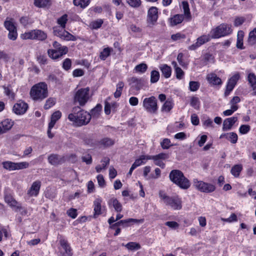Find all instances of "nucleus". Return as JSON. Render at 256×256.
Instances as JSON below:
<instances>
[{
    "label": "nucleus",
    "mask_w": 256,
    "mask_h": 256,
    "mask_svg": "<svg viewBox=\"0 0 256 256\" xmlns=\"http://www.w3.org/2000/svg\"><path fill=\"white\" fill-rule=\"evenodd\" d=\"M68 118L74 122L75 126H81L90 122L91 115L90 113L81 109L80 106H75L72 108V113L68 114Z\"/></svg>",
    "instance_id": "nucleus-1"
},
{
    "label": "nucleus",
    "mask_w": 256,
    "mask_h": 256,
    "mask_svg": "<svg viewBox=\"0 0 256 256\" xmlns=\"http://www.w3.org/2000/svg\"><path fill=\"white\" fill-rule=\"evenodd\" d=\"M169 178L172 182L182 189L187 190L190 186V180L184 176V174L180 170H172L170 173Z\"/></svg>",
    "instance_id": "nucleus-2"
},
{
    "label": "nucleus",
    "mask_w": 256,
    "mask_h": 256,
    "mask_svg": "<svg viewBox=\"0 0 256 256\" xmlns=\"http://www.w3.org/2000/svg\"><path fill=\"white\" fill-rule=\"evenodd\" d=\"M30 94L34 100H42L48 96V86L44 82H40L31 88Z\"/></svg>",
    "instance_id": "nucleus-3"
},
{
    "label": "nucleus",
    "mask_w": 256,
    "mask_h": 256,
    "mask_svg": "<svg viewBox=\"0 0 256 256\" xmlns=\"http://www.w3.org/2000/svg\"><path fill=\"white\" fill-rule=\"evenodd\" d=\"M158 196L166 206H170L174 210H180L182 208V200L178 196H168L162 190L159 192Z\"/></svg>",
    "instance_id": "nucleus-4"
},
{
    "label": "nucleus",
    "mask_w": 256,
    "mask_h": 256,
    "mask_svg": "<svg viewBox=\"0 0 256 256\" xmlns=\"http://www.w3.org/2000/svg\"><path fill=\"white\" fill-rule=\"evenodd\" d=\"M90 98V88L87 87L78 89L74 94L73 102L75 104L84 106L88 102Z\"/></svg>",
    "instance_id": "nucleus-5"
},
{
    "label": "nucleus",
    "mask_w": 256,
    "mask_h": 256,
    "mask_svg": "<svg viewBox=\"0 0 256 256\" xmlns=\"http://www.w3.org/2000/svg\"><path fill=\"white\" fill-rule=\"evenodd\" d=\"M232 32V30L230 25L222 24L212 28L210 33L212 38H218L230 34Z\"/></svg>",
    "instance_id": "nucleus-6"
},
{
    "label": "nucleus",
    "mask_w": 256,
    "mask_h": 256,
    "mask_svg": "<svg viewBox=\"0 0 256 256\" xmlns=\"http://www.w3.org/2000/svg\"><path fill=\"white\" fill-rule=\"evenodd\" d=\"M142 106L147 112L152 114L156 113L158 108L157 100L154 96L144 98Z\"/></svg>",
    "instance_id": "nucleus-7"
},
{
    "label": "nucleus",
    "mask_w": 256,
    "mask_h": 256,
    "mask_svg": "<svg viewBox=\"0 0 256 256\" xmlns=\"http://www.w3.org/2000/svg\"><path fill=\"white\" fill-rule=\"evenodd\" d=\"M194 185L197 190L202 192L210 193L216 190V186L214 184L198 180L197 179H194Z\"/></svg>",
    "instance_id": "nucleus-8"
},
{
    "label": "nucleus",
    "mask_w": 256,
    "mask_h": 256,
    "mask_svg": "<svg viewBox=\"0 0 256 256\" xmlns=\"http://www.w3.org/2000/svg\"><path fill=\"white\" fill-rule=\"evenodd\" d=\"M24 39L38 40H44L47 38V34L44 32L40 30H34L30 32H26L22 36Z\"/></svg>",
    "instance_id": "nucleus-9"
},
{
    "label": "nucleus",
    "mask_w": 256,
    "mask_h": 256,
    "mask_svg": "<svg viewBox=\"0 0 256 256\" xmlns=\"http://www.w3.org/2000/svg\"><path fill=\"white\" fill-rule=\"evenodd\" d=\"M4 200L12 208L15 209L16 210H22V214H26V210H25L16 200L10 194H6L4 196Z\"/></svg>",
    "instance_id": "nucleus-10"
},
{
    "label": "nucleus",
    "mask_w": 256,
    "mask_h": 256,
    "mask_svg": "<svg viewBox=\"0 0 256 256\" xmlns=\"http://www.w3.org/2000/svg\"><path fill=\"white\" fill-rule=\"evenodd\" d=\"M211 38H212L210 34H203L198 37L196 39V42L189 46L188 48L190 50H194L202 44L209 42Z\"/></svg>",
    "instance_id": "nucleus-11"
},
{
    "label": "nucleus",
    "mask_w": 256,
    "mask_h": 256,
    "mask_svg": "<svg viewBox=\"0 0 256 256\" xmlns=\"http://www.w3.org/2000/svg\"><path fill=\"white\" fill-rule=\"evenodd\" d=\"M158 18V10L156 7H151L148 12L147 22L150 26H154Z\"/></svg>",
    "instance_id": "nucleus-12"
},
{
    "label": "nucleus",
    "mask_w": 256,
    "mask_h": 256,
    "mask_svg": "<svg viewBox=\"0 0 256 256\" xmlns=\"http://www.w3.org/2000/svg\"><path fill=\"white\" fill-rule=\"evenodd\" d=\"M240 78V74L238 73H236L228 80L226 90L224 92V95L226 96H228Z\"/></svg>",
    "instance_id": "nucleus-13"
},
{
    "label": "nucleus",
    "mask_w": 256,
    "mask_h": 256,
    "mask_svg": "<svg viewBox=\"0 0 256 256\" xmlns=\"http://www.w3.org/2000/svg\"><path fill=\"white\" fill-rule=\"evenodd\" d=\"M28 108V105L26 103L20 101L14 104L12 110L16 114H24Z\"/></svg>",
    "instance_id": "nucleus-14"
},
{
    "label": "nucleus",
    "mask_w": 256,
    "mask_h": 256,
    "mask_svg": "<svg viewBox=\"0 0 256 256\" xmlns=\"http://www.w3.org/2000/svg\"><path fill=\"white\" fill-rule=\"evenodd\" d=\"M60 244L64 250V252L60 250V254L62 256H72V252L70 246L68 244L67 240L64 238H60Z\"/></svg>",
    "instance_id": "nucleus-15"
},
{
    "label": "nucleus",
    "mask_w": 256,
    "mask_h": 256,
    "mask_svg": "<svg viewBox=\"0 0 256 256\" xmlns=\"http://www.w3.org/2000/svg\"><path fill=\"white\" fill-rule=\"evenodd\" d=\"M144 220H137L134 218H128L127 220H121L113 224H112L110 226L111 228L114 229L116 227L118 226H122L124 227L128 226H130V222H135V223H142L143 222Z\"/></svg>",
    "instance_id": "nucleus-16"
},
{
    "label": "nucleus",
    "mask_w": 256,
    "mask_h": 256,
    "mask_svg": "<svg viewBox=\"0 0 256 256\" xmlns=\"http://www.w3.org/2000/svg\"><path fill=\"white\" fill-rule=\"evenodd\" d=\"M41 186V182L39 180L34 182L29 190L28 194L30 196H36L38 195Z\"/></svg>",
    "instance_id": "nucleus-17"
},
{
    "label": "nucleus",
    "mask_w": 256,
    "mask_h": 256,
    "mask_svg": "<svg viewBox=\"0 0 256 256\" xmlns=\"http://www.w3.org/2000/svg\"><path fill=\"white\" fill-rule=\"evenodd\" d=\"M14 125V122L10 119H6L0 122V134L10 130Z\"/></svg>",
    "instance_id": "nucleus-18"
},
{
    "label": "nucleus",
    "mask_w": 256,
    "mask_h": 256,
    "mask_svg": "<svg viewBox=\"0 0 256 256\" xmlns=\"http://www.w3.org/2000/svg\"><path fill=\"white\" fill-rule=\"evenodd\" d=\"M2 88L5 94L10 98L14 100L15 98L16 92L13 86L10 84H8L7 85H4Z\"/></svg>",
    "instance_id": "nucleus-19"
},
{
    "label": "nucleus",
    "mask_w": 256,
    "mask_h": 256,
    "mask_svg": "<svg viewBox=\"0 0 256 256\" xmlns=\"http://www.w3.org/2000/svg\"><path fill=\"white\" fill-rule=\"evenodd\" d=\"M237 117H231L226 118L223 122L222 130L224 131L230 130L231 129L234 124L237 121Z\"/></svg>",
    "instance_id": "nucleus-20"
},
{
    "label": "nucleus",
    "mask_w": 256,
    "mask_h": 256,
    "mask_svg": "<svg viewBox=\"0 0 256 256\" xmlns=\"http://www.w3.org/2000/svg\"><path fill=\"white\" fill-rule=\"evenodd\" d=\"M148 156H144L142 155L140 156V158L138 159H136L134 163L132 164L129 172H128V175H131L132 174V171L138 166H140L142 164L144 163V160H148Z\"/></svg>",
    "instance_id": "nucleus-21"
},
{
    "label": "nucleus",
    "mask_w": 256,
    "mask_h": 256,
    "mask_svg": "<svg viewBox=\"0 0 256 256\" xmlns=\"http://www.w3.org/2000/svg\"><path fill=\"white\" fill-rule=\"evenodd\" d=\"M206 80L209 83L213 85H220L222 83L221 79L214 73L208 74Z\"/></svg>",
    "instance_id": "nucleus-22"
},
{
    "label": "nucleus",
    "mask_w": 256,
    "mask_h": 256,
    "mask_svg": "<svg viewBox=\"0 0 256 256\" xmlns=\"http://www.w3.org/2000/svg\"><path fill=\"white\" fill-rule=\"evenodd\" d=\"M62 158L56 154H52L48 157V162L52 165H58L61 163Z\"/></svg>",
    "instance_id": "nucleus-23"
},
{
    "label": "nucleus",
    "mask_w": 256,
    "mask_h": 256,
    "mask_svg": "<svg viewBox=\"0 0 256 256\" xmlns=\"http://www.w3.org/2000/svg\"><path fill=\"white\" fill-rule=\"evenodd\" d=\"M110 206H112L116 212H120L122 210V205L116 198H111L108 202Z\"/></svg>",
    "instance_id": "nucleus-24"
},
{
    "label": "nucleus",
    "mask_w": 256,
    "mask_h": 256,
    "mask_svg": "<svg viewBox=\"0 0 256 256\" xmlns=\"http://www.w3.org/2000/svg\"><path fill=\"white\" fill-rule=\"evenodd\" d=\"M102 200L100 198H96L94 202V218H96L97 216L100 215L102 214L101 212V203Z\"/></svg>",
    "instance_id": "nucleus-25"
},
{
    "label": "nucleus",
    "mask_w": 256,
    "mask_h": 256,
    "mask_svg": "<svg viewBox=\"0 0 256 256\" xmlns=\"http://www.w3.org/2000/svg\"><path fill=\"white\" fill-rule=\"evenodd\" d=\"M248 80L252 88L254 94H256V76L254 73H250L248 76Z\"/></svg>",
    "instance_id": "nucleus-26"
},
{
    "label": "nucleus",
    "mask_w": 256,
    "mask_h": 256,
    "mask_svg": "<svg viewBox=\"0 0 256 256\" xmlns=\"http://www.w3.org/2000/svg\"><path fill=\"white\" fill-rule=\"evenodd\" d=\"M48 56L54 60H56L62 56L66 54H62V52L58 50H56L50 49L48 50Z\"/></svg>",
    "instance_id": "nucleus-27"
},
{
    "label": "nucleus",
    "mask_w": 256,
    "mask_h": 256,
    "mask_svg": "<svg viewBox=\"0 0 256 256\" xmlns=\"http://www.w3.org/2000/svg\"><path fill=\"white\" fill-rule=\"evenodd\" d=\"M160 68L162 71V75L166 78H168L171 76L172 70L170 66H168L167 64H162L160 67Z\"/></svg>",
    "instance_id": "nucleus-28"
},
{
    "label": "nucleus",
    "mask_w": 256,
    "mask_h": 256,
    "mask_svg": "<svg viewBox=\"0 0 256 256\" xmlns=\"http://www.w3.org/2000/svg\"><path fill=\"white\" fill-rule=\"evenodd\" d=\"M62 114L60 111H56L52 115L51 121L49 123L50 128H52L54 126L56 122L60 118Z\"/></svg>",
    "instance_id": "nucleus-29"
},
{
    "label": "nucleus",
    "mask_w": 256,
    "mask_h": 256,
    "mask_svg": "<svg viewBox=\"0 0 256 256\" xmlns=\"http://www.w3.org/2000/svg\"><path fill=\"white\" fill-rule=\"evenodd\" d=\"M248 42L250 46L256 45V28L250 32Z\"/></svg>",
    "instance_id": "nucleus-30"
},
{
    "label": "nucleus",
    "mask_w": 256,
    "mask_h": 256,
    "mask_svg": "<svg viewBox=\"0 0 256 256\" xmlns=\"http://www.w3.org/2000/svg\"><path fill=\"white\" fill-rule=\"evenodd\" d=\"M102 110V106L100 104H98L90 110V114L91 115V118H98Z\"/></svg>",
    "instance_id": "nucleus-31"
},
{
    "label": "nucleus",
    "mask_w": 256,
    "mask_h": 256,
    "mask_svg": "<svg viewBox=\"0 0 256 256\" xmlns=\"http://www.w3.org/2000/svg\"><path fill=\"white\" fill-rule=\"evenodd\" d=\"M184 20L182 14H176L170 19V24L172 26L177 25L181 23Z\"/></svg>",
    "instance_id": "nucleus-32"
},
{
    "label": "nucleus",
    "mask_w": 256,
    "mask_h": 256,
    "mask_svg": "<svg viewBox=\"0 0 256 256\" xmlns=\"http://www.w3.org/2000/svg\"><path fill=\"white\" fill-rule=\"evenodd\" d=\"M99 144L104 147H108L112 146L114 144V141L112 138H105L102 139Z\"/></svg>",
    "instance_id": "nucleus-33"
},
{
    "label": "nucleus",
    "mask_w": 256,
    "mask_h": 256,
    "mask_svg": "<svg viewBox=\"0 0 256 256\" xmlns=\"http://www.w3.org/2000/svg\"><path fill=\"white\" fill-rule=\"evenodd\" d=\"M4 26L8 31L16 30L13 19L8 20V18H7L4 22Z\"/></svg>",
    "instance_id": "nucleus-34"
},
{
    "label": "nucleus",
    "mask_w": 256,
    "mask_h": 256,
    "mask_svg": "<svg viewBox=\"0 0 256 256\" xmlns=\"http://www.w3.org/2000/svg\"><path fill=\"white\" fill-rule=\"evenodd\" d=\"M243 32L242 31H239L237 36L236 47L240 49H244L243 47Z\"/></svg>",
    "instance_id": "nucleus-35"
},
{
    "label": "nucleus",
    "mask_w": 256,
    "mask_h": 256,
    "mask_svg": "<svg viewBox=\"0 0 256 256\" xmlns=\"http://www.w3.org/2000/svg\"><path fill=\"white\" fill-rule=\"evenodd\" d=\"M102 166L98 165L96 167V170L97 172H100L103 169H106V166L109 164L110 159L107 158H104L102 160Z\"/></svg>",
    "instance_id": "nucleus-36"
},
{
    "label": "nucleus",
    "mask_w": 256,
    "mask_h": 256,
    "mask_svg": "<svg viewBox=\"0 0 256 256\" xmlns=\"http://www.w3.org/2000/svg\"><path fill=\"white\" fill-rule=\"evenodd\" d=\"M242 169V167L241 164L235 165L232 167L231 169V173L235 177H238Z\"/></svg>",
    "instance_id": "nucleus-37"
},
{
    "label": "nucleus",
    "mask_w": 256,
    "mask_h": 256,
    "mask_svg": "<svg viewBox=\"0 0 256 256\" xmlns=\"http://www.w3.org/2000/svg\"><path fill=\"white\" fill-rule=\"evenodd\" d=\"M53 46L54 50L62 52V54H66L68 52V48L66 46H61V45L55 41L53 43Z\"/></svg>",
    "instance_id": "nucleus-38"
},
{
    "label": "nucleus",
    "mask_w": 256,
    "mask_h": 256,
    "mask_svg": "<svg viewBox=\"0 0 256 256\" xmlns=\"http://www.w3.org/2000/svg\"><path fill=\"white\" fill-rule=\"evenodd\" d=\"M182 6L184 10V15L188 18L191 17L190 12L189 8V5L187 2L184 1L182 3Z\"/></svg>",
    "instance_id": "nucleus-39"
},
{
    "label": "nucleus",
    "mask_w": 256,
    "mask_h": 256,
    "mask_svg": "<svg viewBox=\"0 0 256 256\" xmlns=\"http://www.w3.org/2000/svg\"><path fill=\"white\" fill-rule=\"evenodd\" d=\"M90 0H74L73 3L76 6L84 8L88 6Z\"/></svg>",
    "instance_id": "nucleus-40"
},
{
    "label": "nucleus",
    "mask_w": 256,
    "mask_h": 256,
    "mask_svg": "<svg viewBox=\"0 0 256 256\" xmlns=\"http://www.w3.org/2000/svg\"><path fill=\"white\" fill-rule=\"evenodd\" d=\"M160 78V73L157 70H152L150 73V82L152 83L156 82Z\"/></svg>",
    "instance_id": "nucleus-41"
},
{
    "label": "nucleus",
    "mask_w": 256,
    "mask_h": 256,
    "mask_svg": "<svg viewBox=\"0 0 256 256\" xmlns=\"http://www.w3.org/2000/svg\"><path fill=\"white\" fill-rule=\"evenodd\" d=\"M112 50V48H105L101 52L100 58L101 60H104L108 58L110 52Z\"/></svg>",
    "instance_id": "nucleus-42"
},
{
    "label": "nucleus",
    "mask_w": 256,
    "mask_h": 256,
    "mask_svg": "<svg viewBox=\"0 0 256 256\" xmlns=\"http://www.w3.org/2000/svg\"><path fill=\"white\" fill-rule=\"evenodd\" d=\"M3 167L8 170H15V162H13L10 161L4 162H2Z\"/></svg>",
    "instance_id": "nucleus-43"
},
{
    "label": "nucleus",
    "mask_w": 256,
    "mask_h": 256,
    "mask_svg": "<svg viewBox=\"0 0 256 256\" xmlns=\"http://www.w3.org/2000/svg\"><path fill=\"white\" fill-rule=\"evenodd\" d=\"M125 246L129 250H134L140 248L139 244L134 242H130L125 245Z\"/></svg>",
    "instance_id": "nucleus-44"
},
{
    "label": "nucleus",
    "mask_w": 256,
    "mask_h": 256,
    "mask_svg": "<svg viewBox=\"0 0 256 256\" xmlns=\"http://www.w3.org/2000/svg\"><path fill=\"white\" fill-rule=\"evenodd\" d=\"M60 38L66 40L75 41L76 40V38L74 36L66 30H64Z\"/></svg>",
    "instance_id": "nucleus-45"
},
{
    "label": "nucleus",
    "mask_w": 256,
    "mask_h": 256,
    "mask_svg": "<svg viewBox=\"0 0 256 256\" xmlns=\"http://www.w3.org/2000/svg\"><path fill=\"white\" fill-rule=\"evenodd\" d=\"M172 106L173 104L172 101L167 100L163 104L162 108V110L166 112H170L172 108Z\"/></svg>",
    "instance_id": "nucleus-46"
},
{
    "label": "nucleus",
    "mask_w": 256,
    "mask_h": 256,
    "mask_svg": "<svg viewBox=\"0 0 256 256\" xmlns=\"http://www.w3.org/2000/svg\"><path fill=\"white\" fill-rule=\"evenodd\" d=\"M226 139L231 142L232 144H236L238 140L237 134L233 132L226 134Z\"/></svg>",
    "instance_id": "nucleus-47"
},
{
    "label": "nucleus",
    "mask_w": 256,
    "mask_h": 256,
    "mask_svg": "<svg viewBox=\"0 0 256 256\" xmlns=\"http://www.w3.org/2000/svg\"><path fill=\"white\" fill-rule=\"evenodd\" d=\"M29 166V164L28 162H15V170H20L26 168Z\"/></svg>",
    "instance_id": "nucleus-48"
},
{
    "label": "nucleus",
    "mask_w": 256,
    "mask_h": 256,
    "mask_svg": "<svg viewBox=\"0 0 256 256\" xmlns=\"http://www.w3.org/2000/svg\"><path fill=\"white\" fill-rule=\"evenodd\" d=\"M148 160H152L154 161V162L156 165L162 168H164V164L162 162V160H159L156 157H154L152 156H148Z\"/></svg>",
    "instance_id": "nucleus-49"
},
{
    "label": "nucleus",
    "mask_w": 256,
    "mask_h": 256,
    "mask_svg": "<svg viewBox=\"0 0 256 256\" xmlns=\"http://www.w3.org/2000/svg\"><path fill=\"white\" fill-rule=\"evenodd\" d=\"M64 28H62V26H56L54 28V34L60 38L65 30H64Z\"/></svg>",
    "instance_id": "nucleus-50"
},
{
    "label": "nucleus",
    "mask_w": 256,
    "mask_h": 256,
    "mask_svg": "<svg viewBox=\"0 0 256 256\" xmlns=\"http://www.w3.org/2000/svg\"><path fill=\"white\" fill-rule=\"evenodd\" d=\"M147 68H148L147 65L146 64L142 63V64L137 65L135 67V70L138 72L144 73L146 70Z\"/></svg>",
    "instance_id": "nucleus-51"
},
{
    "label": "nucleus",
    "mask_w": 256,
    "mask_h": 256,
    "mask_svg": "<svg viewBox=\"0 0 256 256\" xmlns=\"http://www.w3.org/2000/svg\"><path fill=\"white\" fill-rule=\"evenodd\" d=\"M189 86L191 91L195 92L199 88L200 84L198 82L191 81L190 82Z\"/></svg>",
    "instance_id": "nucleus-52"
},
{
    "label": "nucleus",
    "mask_w": 256,
    "mask_h": 256,
    "mask_svg": "<svg viewBox=\"0 0 256 256\" xmlns=\"http://www.w3.org/2000/svg\"><path fill=\"white\" fill-rule=\"evenodd\" d=\"M190 104L195 109H198L200 108V101L196 97L193 96L192 98Z\"/></svg>",
    "instance_id": "nucleus-53"
},
{
    "label": "nucleus",
    "mask_w": 256,
    "mask_h": 256,
    "mask_svg": "<svg viewBox=\"0 0 256 256\" xmlns=\"http://www.w3.org/2000/svg\"><path fill=\"white\" fill-rule=\"evenodd\" d=\"M34 4L39 8L44 7L48 3V0H34Z\"/></svg>",
    "instance_id": "nucleus-54"
},
{
    "label": "nucleus",
    "mask_w": 256,
    "mask_h": 256,
    "mask_svg": "<svg viewBox=\"0 0 256 256\" xmlns=\"http://www.w3.org/2000/svg\"><path fill=\"white\" fill-rule=\"evenodd\" d=\"M67 15L64 14L58 20V23L62 28H65L66 24L68 20Z\"/></svg>",
    "instance_id": "nucleus-55"
},
{
    "label": "nucleus",
    "mask_w": 256,
    "mask_h": 256,
    "mask_svg": "<svg viewBox=\"0 0 256 256\" xmlns=\"http://www.w3.org/2000/svg\"><path fill=\"white\" fill-rule=\"evenodd\" d=\"M103 23V20L101 19L97 20L91 22L90 26L94 29H98L100 28Z\"/></svg>",
    "instance_id": "nucleus-56"
},
{
    "label": "nucleus",
    "mask_w": 256,
    "mask_h": 256,
    "mask_svg": "<svg viewBox=\"0 0 256 256\" xmlns=\"http://www.w3.org/2000/svg\"><path fill=\"white\" fill-rule=\"evenodd\" d=\"M127 3L131 6L138 7L141 4L140 0H126Z\"/></svg>",
    "instance_id": "nucleus-57"
},
{
    "label": "nucleus",
    "mask_w": 256,
    "mask_h": 256,
    "mask_svg": "<svg viewBox=\"0 0 256 256\" xmlns=\"http://www.w3.org/2000/svg\"><path fill=\"white\" fill-rule=\"evenodd\" d=\"M238 108V106H232L230 110H228L224 111L223 114L225 116H230L233 114L234 112L236 111Z\"/></svg>",
    "instance_id": "nucleus-58"
},
{
    "label": "nucleus",
    "mask_w": 256,
    "mask_h": 256,
    "mask_svg": "<svg viewBox=\"0 0 256 256\" xmlns=\"http://www.w3.org/2000/svg\"><path fill=\"white\" fill-rule=\"evenodd\" d=\"M238 218L236 214L234 213L232 214L230 216L227 218H222V220L225 222H232L237 221Z\"/></svg>",
    "instance_id": "nucleus-59"
},
{
    "label": "nucleus",
    "mask_w": 256,
    "mask_h": 256,
    "mask_svg": "<svg viewBox=\"0 0 256 256\" xmlns=\"http://www.w3.org/2000/svg\"><path fill=\"white\" fill-rule=\"evenodd\" d=\"M72 66V62L70 58H66L62 64V68L66 70H70Z\"/></svg>",
    "instance_id": "nucleus-60"
},
{
    "label": "nucleus",
    "mask_w": 256,
    "mask_h": 256,
    "mask_svg": "<svg viewBox=\"0 0 256 256\" xmlns=\"http://www.w3.org/2000/svg\"><path fill=\"white\" fill-rule=\"evenodd\" d=\"M55 104V100L52 98H49L44 106V108L48 110L54 106Z\"/></svg>",
    "instance_id": "nucleus-61"
},
{
    "label": "nucleus",
    "mask_w": 256,
    "mask_h": 256,
    "mask_svg": "<svg viewBox=\"0 0 256 256\" xmlns=\"http://www.w3.org/2000/svg\"><path fill=\"white\" fill-rule=\"evenodd\" d=\"M250 130V126L248 125H242L239 129L240 132L242 134H247Z\"/></svg>",
    "instance_id": "nucleus-62"
},
{
    "label": "nucleus",
    "mask_w": 256,
    "mask_h": 256,
    "mask_svg": "<svg viewBox=\"0 0 256 256\" xmlns=\"http://www.w3.org/2000/svg\"><path fill=\"white\" fill-rule=\"evenodd\" d=\"M170 141L168 138H164L161 142L162 147L164 149H168L170 146Z\"/></svg>",
    "instance_id": "nucleus-63"
},
{
    "label": "nucleus",
    "mask_w": 256,
    "mask_h": 256,
    "mask_svg": "<svg viewBox=\"0 0 256 256\" xmlns=\"http://www.w3.org/2000/svg\"><path fill=\"white\" fill-rule=\"evenodd\" d=\"M176 77L178 79H181L184 75V71L179 67H176L175 69Z\"/></svg>",
    "instance_id": "nucleus-64"
}]
</instances>
